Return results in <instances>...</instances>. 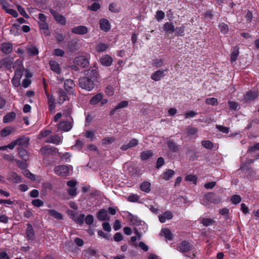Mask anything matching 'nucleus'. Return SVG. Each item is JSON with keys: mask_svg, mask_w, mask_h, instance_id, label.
I'll use <instances>...</instances> for the list:
<instances>
[{"mask_svg": "<svg viewBox=\"0 0 259 259\" xmlns=\"http://www.w3.org/2000/svg\"><path fill=\"white\" fill-rule=\"evenodd\" d=\"M32 204L34 206L39 207L44 205V202L42 200L38 199H34L32 200Z\"/></svg>", "mask_w": 259, "mask_h": 259, "instance_id": "69168bd1", "label": "nucleus"}, {"mask_svg": "<svg viewBox=\"0 0 259 259\" xmlns=\"http://www.w3.org/2000/svg\"><path fill=\"white\" fill-rule=\"evenodd\" d=\"M186 181L192 182L194 184H196L197 178L193 175H189L185 178Z\"/></svg>", "mask_w": 259, "mask_h": 259, "instance_id": "13d9d810", "label": "nucleus"}, {"mask_svg": "<svg viewBox=\"0 0 259 259\" xmlns=\"http://www.w3.org/2000/svg\"><path fill=\"white\" fill-rule=\"evenodd\" d=\"M103 95L101 93H98L94 96L91 99L90 103L92 105H96L103 99Z\"/></svg>", "mask_w": 259, "mask_h": 259, "instance_id": "bb28decb", "label": "nucleus"}, {"mask_svg": "<svg viewBox=\"0 0 259 259\" xmlns=\"http://www.w3.org/2000/svg\"><path fill=\"white\" fill-rule=\"evenodd\" d=\"M99 79L97 68L94 67L85 71V76L80 77L78 80L79 86L88 91H92L96 83Z\"/></svg>", "mask_w": 259, "mask_h": 259, "instance_id": "f257e3e1", "label": "nucleus"}, {"mask_svg": "<svg viewBox=\"0 0 259 259\" xmlns=\"http://www.w3.org/2000/svg\"><path fill=\"white\" fill-rule=\"evenodd\" d=\"M221 201V198L216 194L209 192L206 194L203 200V204L206 205L208 202L212 203H219Z\"/></svg>", "mask_w": 259, "mask_h": 259, "instance_id": "f03ea898", "label": "nucleus"}, {"mask_svg": "<svg viewBox=\"0 0 259 259\" xmlns=\"http://www.w3.org/2000/svg\"><path fill=\"white\" fill-rule=\"evenodd\" d=\"M48 99V105L50 112H54L56 107L55 99L52 95L46 94Z\"/></svg>", "mask_w": 259, "mask_h": 259, "instance_id": "2eb2a0df", "label": "nucleus"}, {"mask_svg": "<svg viewBox=\"0 0 259 259\" xmlns=\"http://www.w3.org/2000/svg\"><path fill=\"white\" fill-rule=\"evenodd\" d=\"M239 55V49L237 47L234 48L231 54L230 61L232 63L236 61Z\"/></svg>", "mask_w": 259, "mask_h": 259, "instance_id": "4c0bfd02", "label": "nucleus"}, {"mask_svg": "<svg viewBox=\"0 0 259 259\" xmlns=\"http://www.w3.org/2000/svg\"><path fill=\"white\" fill-rule=\"evenodd\" d=\"M16 117V113L14 112H11L7 114L3 118L4 123H8L12 121Z\"/></svg>", "mask_w": 259, "mask_h": 259, "instance_id": "cd10ccee", "label": "nucleus"}, {"mask_svg": "<svg viewBox=\"0 0 259 259\" xmlns=\"http://www.w3.org/2000/svg\"><path fill=\"white\" fill-rule=\"evenodd\" d=\"M63 137L58 134H55L50 136L46 141L47 143H52L59 145L62 142Z\"/></svg>", "mask_w": 259, "mask_h": 259, "instance_id": "6e6552de", "label": "nucleus"}, {"mask_svg": "<svg viewBox=\"0 0 259 259\" xmlns=\"http://www.w3.org/2000/svg\"><path fill=\"white\" fill-rule=\"evenodd\" d=\"M140 197L137 194H131L127 197V200L132 202H136L138 201Z\"/></svg>", "mask_w": 259, "mask_h": 259, "instance_id": "09e8293b", "label": "nucleus"}, {"mask_svg": "<svg viewBox=\"0 0 259 259\" xmlns=\"http://www.w3.org/2000/svg\"><path fill=\"white\" fill-rule=\"evenodd\" d=\"M173 215L170 211H166L162 215H159V220L161 223L165 222L166 220H170L172 218Z\"/></svg>", "mask_w": 259, "mask_h": 259, "instance_id": "b1692460", "label": "nucleus"}, {"mask_svg": "<svg viewBox=\"0 0 259 259\" xmlns=\"http://www.w3.org/2000/svg\"><path fill=\"white\" fill-rule=\"evenodd\" d=\"M202 146L206 149H212L213 148V144L209 140H203L201 142Z\"/></svg>", "mask_w": 259, "mask_h": 259, "instance_id": "37998d69", "label": "nucleus"}, {"mask_svg": "<svg viewBox=\"0 0 259 259\" xmlns=\"http://www.w3.org/2000/svg\"><path fill=\"white\" fill-rule=\"evenodd\" d=\"M26 235L28 240H33L34 239V231L32 226L30 224H27Z\"/></svg>", "mask_w": 259, "mask_h": 259, "instance_id": "5701e85b", "label": "nucleus"}, {"mask_svg": "<svg viewBox=\"0 0 259 259\" xmlns=\"http://www.w3.org/2000/svg\"><path fill=\"white\" fill-rule=\"evenodd\" d=\"M0 4L6 12L9 9L10 4L6 0H0Z\"/></svg>", "mask_w": 259, "mask_h": 259, "instance_id": "e2e57ef3", "label": "nucleus"}, {"mask_svg": "<svg viewBox=\"0 0 259 259\" xmlns=\"http://www.w3.org/2000/svg\"><path fill=\"white\" fill-rule=\"evenodd\" d=\"M100 62L103 65L109 66L112 64L113 60L109 55H105L100 58Z\"/></svg>", "mask_w": 259, "mask_h": 259, "instance_id": "412c9836", "label": "nucleus"}, {"mask_svg": "<svg viewBox=\"0 0 259 259\" xmlns=\"http://www.w3.org/2000/svg\"><path fill=\"white\" fill-rule=\"evenodd\" d=\"M7 179L13 183H19L22 181L21 177L14 171H11L8 174Z\"/></svg>", "mask_w": 259, "mask_h": 259, "instance_id": "f8f14e48", "label": "nucleus"}, {"mask_svg": "<svg viewBox=\"0 0 259 259\" xmlns=\"http://www.w3.org/2000/svg\"><path fill=\"white\" fill-rule=\"evenodd\" d=\"M167 147L170 151L173 152H176L179 150V146L172 141H168L167 142Z\"/></svg>", "mask_w": 259, "mask_h": 259, "instance_id": "a878e982", "label": "nucleus"}, {"mask_svg": "<svg viewBox=\"0 0 259 259\" xmlns=\"http://www.w3.org/2000/svg\"><path fill=\"white\" fill-rule=\"evenodd\" d=\"M71 32L74 34L83 35L88 32V28L85 26L79 25L73 28Z\"/></svg>", "mask_w": 259, "mask_h": 259, "instance_id": "ddd939ff", "label": "nucleus"}, {"mask_svg": "<svg viewBox=\"0 0 259 259\" xmlns=\"http://www.w3.org/2000/svg\"><path fill=\"white\" fill-rule=\"evenodd\" d=\"M164 30L166 32H174L175 30V26L172 23L166 22L163 26Z\"/></svg>", "mask_w": 259, "mask_h": 259, "instance_id": "c9c22d12", "label": "nucleus"}, {"mask_svg": "<svg viewBox=\"0 0 259 259\" xmlns=\"http://www.w3.org/2000/svg\"><path fill=\"white\" fill-rule=\"evenodd\" d=\"M167 71V69H165L163 70H158L152 74L151 78L154 81H159L165 76V72Z\"/></svg>", "mask_w": 259, "mask_h": 259, "instance_id": "1a4fd4ad", "label": "nucleus"}, {"mask_svg": "<svg viewBox=\"0 0 259 259\" xmlns=\"http://www.w3.org/2000/svg\"><path fill=\"white\" fill-rule=\"evenodd\" d=\"M151 184L148 182H143L140 186L141 190L146 193H149L151 190Z\"/></svg>", "mask_w": 259, "mask_h": 259, "instance_id": "f704fd0d", "label": "nucleus"}, {"mask_svg": "<svg viewBox=\"0 0 259 259\" xmlns=\"http://www.w3.org/2000/svg\"><path fill=\"white\" fill-rule=\"evenodd\" d=\"M68 99V96L66 92L61 89L59 91V97L57 99V102L59 104H63L65 101Z\"/></svg>", "mask_w": 259, "mask_h": 259, "instance_id": "4be33fe9", "label": "nucleus"}, {"mask_svg": "<svg viewBox=\"0 0 259 259\" xmlns=\"http://www.w3.org/2000/svg\"><path fill=\"white\" fill-rule=\"evenodd\" d=\"M200 223L202 224L203 226L207 227L212 225L214 224L215 221L210 218H203L199 220Z\"/></svg>", "mask_w": 259, "mask_h": 259, "instance_id": "7c9ffc66", "label": "nucleus"}, {"mask_svg": "<svg viewBox=\"0 0 259 259\" xmlns=\"http://www.w3.org/2000/svg\"><path fill=\"white\" fill-rule=\"evenodd\" d=\"M13 63V59L6 57L0 60V68L5 67L8 69H11Z\"/></svg>", "mask_w": 259, "mask_h": 259, "instance_id": "0eeeda50", "label": "nucleus"}, {"mask_svg": "<svg viewBox=\"0 0 259 259\" xmlns=\"http://www.w3.org/2000/svg\"><path fill=\"white\" fill-rule=\"evenodd\" d=\"M85 215L83 214H80L76 218L74 222L78 224L82 225L84 221Z\"/></svg>", "mask_w": 259, "mask_h": 259, "instance_id": "603ef678", "label": "nucleus"}, {"mask_svg": "<svg viewBox=\"0 0 259 259\" xmlns=\"http://www.w3.org/2000/svg\"><path fill=\"white\" fill-rule=\"evenodd\" d=\"M241 201V198L239 195H234L231 197V201L233 204H237Z\"/></svg>", "mask_w": 259, "mask_h": 259, "instance_id": "864d4df0", "label": "nucleus"}, {"mask_svg": "<svg viewBox=\"0 0 259 259\" xmlns=\"http://www.w3.org/2000/svg\"><path fill=\"white\" fill-rule=\"evenodd\" d=\"M128 105V102L127 101H123L120 102L118 105L116 106V109L118 110L119 109L127 107Z\"/></svg>", "mask_w": 259, "mask_h": 259, "instance_id": "774afa93", "label": "nucleus"}, {"mask_svg": "<svg viewBox=\"0 0 259 259\" xmlns=\"http://www.w3.org/2000/svg\"><path fill=\"white\" fill-rule=\"evenodd\" d=\"M73 126L71 122L62 121L57 125L58 131L67 132L71 130Z\"/></svg>", "mask_w": 259, "mask_h": 259, "instance_id": "20e7f679", "label": "nucleus"}, {"mask_svg": "<svg viewBox=\"0 0 259 259\" xmlns=\"http://www.w3.org/2000/svg\"><path fill=\"white\" fill-rule=\"evenodd\" d=\"M74 63L76 65L82 68L88 67L89 64L88 59L83 56L76 57L74 59Z\"/></svg>", "mask_w": 259, "mask_h": 259, "instance_id": "39448f33", "label": "nucleus"}, {"mask_svg": "<svg viewBox=\"0 0 259 259\" xmlns=\"http://www.w3.org/2000/svg\"><path fill=\"white\" fill-rule=\"evenodd\" d=\"M51 69L52 71L57 74H60L61 72V68L59 64L55 61H50L49 63Z\"/></svg>", "mask_w": 259, "mask_h": 259, "instance_id": "393cba45", "label": "nucleus"}, {"mask_svg": "<svg viewBox=\"0 0 259 259\" xmlns=\"http://www.w3.org/2000/svg\"><path fill=\"white\" fill-rule=\"evenodd\" d=\"M175 174V171L171 169H168L163 174V178L167 181L171 178Z\"/></svg>", "mask_w": 259, "mask_h": 259, "instance_id": "79ce46f5", "label": "nucleus"}, {"mask_svg": "<svg viewBox=\"0 0 259 259\" xmlns=\"http://www.w3.org/2000/svg\"><path fill=\"white\" fill-rule=\"evenodd\" d=\"M50 12L53 16L54 19L59 23L62 25L66 24V19L62 15H60L53 9H50Z\"/></svg>", "mask_w": 259, "mask_h": 259, "instance_id": "4468645a", "label": "nucleus"}, {"mask_svg": "<svg viewBox=\"0 0 259 259\" xmlns=\"http://www.w3.org/2000/svg\"><path fill=\"white\" fill-rule=\"evenodd\" d=\"M61 158L66 162H69L70 161L71 154L69 153L66 152L63 154L62 156L60 155Z\"/></svg>", "mask_w": 259, "mask_h": 259, "instance_id": "4d7b16f0", "label": "nucleus"}, {"mask_svg": "<svg viewBox=\"0 0 259 259\" xmlns=\"http://www.w3.org/2000/svg\"><path fill=\"white\" fill-rule=\"evenodd\" d=\"M49 214L51 216L53 217L57 220H62L63 216L60 212L57 211L54 209H49L48 210Z\"/></svg>", "mask_w": 259, "mask_h": 259, "instance_id": "72a5a7b5", "label": "nucleus"}, {"mask_svg": "<svg viewBox=\"0 0 259 259\" xmlns=\"http://www.w3.org/2000/svg\"><path fill=\"white\" fill-rule=\"evenodd\" d=\"M15 162H16L18 166V167L24 170L26 169L27 165L25 162H24L22 161H20L16 159Z\"/></svg>", "mask_w": 259, "mask_h": 259, "instance_id": "338daca9", "label": "nucleus"}, {"mask_svg": "<svg viewBox=\"0 0 259 259\" xmlns=\"http://www.w3.org/2000/svg\"><path fill=\"white\" fill-rule=\"evenodd\" d=\"M39 28L40 30L43 31V33L45 35H49L50 34L48 31V25L45 22H40L39 23Z\"/></svg>", "mask_w": 259, "mask_h": 259, "instance_id": "58836bf2", "label": "nucleus"}, {"mask_svg": "<svg viewBox=\"0 0 259 259\" xmlns=\"http://www.w3.org/2000/svg\"><path fill=\"white\" fill-rule=\"evenodd\" d=\"M97 218L101 221H109L110 220V217L108 214V211L104 209L99 210L97 214Z\"/></svg>", "mask_w": 259, "mask_h": 259, "instance_id": "6ab92c4d", "label": "nucleus"}, {"mask_svg": "<svg viewBox=\"0 0 259 259\" xmlns=\"http://www.w3.org/2000/svg\"><path fill=\"white\" fill-rule=\"evenodd\" d=\"M161 235L164 236L167 239L169 240H171L172 239V233L168 229H162L161 231Z\"/></svg>", "mask_w": 259, "mask_h": 259, "instance_id": "473e14b6", "label": "nucleus"}, {"mask_svg": "<svg viewBox=\"0 0 259 259\" xmlns=\"http://www.w3.org/2000/svg\"><path fill=\"white\" fill-rule=\"evenodd\" d=\"M75 84L73 80L70 79H66L64 81V87L66 91L70 93L73 94V89Z\"/></svg>", "mask_w": 259, "mask_h": 259, "instance_id": "9b49d317", "label": "nucleus"}, {"mask_svg": "<svg viewBox=\"0 0 259 259\" xmlns=\"http://www.w3.org/2000/svg\"><path fill=\"white\" fill-rule=\"evenodd\" d=\"M12 68L15 70L24 69L22 60L18 59L14 64L13 63Z\"/></svg>", "mask_w": 259, "mask_h": 259, "instance_id": "a19ab883", "label": "nucleus"}, {"mask_svg": "<svg viewBox=\"0 0 259 259\" xmlns=\"http://www.w3.org/2000/svg\"><path fill=\"white\" fill-rule=\"evenodd\" d=\"M109 48V45L105 43H99L96 47V50L98 52L106 51Z\"/></svg>", "mask_w": 259, "mask_h": 259, "instance_id": "c756f323", "label": "nucleus"}, {"mask_svg": "<svg viewBox=\"0 0 259 259\" xmlns=\"http://www.w3.org/2000/svg\"><path fill=\"white\" fill-rule=\"evenodd\" d=\"M228 104H229V107L231 109L237 110H239L240 108L239 105L237 102H233V101H230L228 102Z\"/></svg>", "mask_w": 259, "mask_h": 259, "instance_id": "3c124183", "label": "nucleus"}, {"mask_svg": "<svg viewBox=\"0 0 259 259\" xmlns=\"http://www.w3.org/2000/svg\"><path fill=\"white\" fill-rule=\"evenodd\" d=\"M52 133L50 130L42 131L39 134L38 138L41 139L42 138L47 137Z\"/></svg>", "mask_w": 259, "mask_h": 259, "instance_id": "6e6d98bb", "label": "nucleus"}, {"mask_svg": "<svg viewBox=\"0 0 259 259\" xmlns=\"http://www.w3.org/2000/svg\"><path fill=\"white\" fill-rule=\"evenodd\" d=\"M76 184L77 182L74 180L69 181L67 182V185L69 187L67 190V192L70 196H74L76 195Z\"/></svg>", "mask_w": 259, "mask_h": 259, "instance_id": "423d86ee", "label": "nucleus"}, {"mask_svg": "<svg viewBox=\"0 0 259 259\" xmlns=\"http://www.w3.org/2000/svg\"><path fill=\"white\" fill-rule=\"evenodd\" d=\"M27 53L30 56H35L38 54L37 49L35 47H31L27 49Z\"/></svg>", "mask_w": 259, "mask_h": 259, "instance_id": "a18cd8bd", "label": "nucleus"}, {"mask_svg": "<svg viewBox=\"0 0 259 259\" xmlns=\"http://www.w3.org/2000/svg\"><path fill=\"white\" fill-rule=\"evenodd\" d=\"M153 66L159 68L162 66L164 64V60L161 58H156L152 60Z\"/></svg>", "mask_w": 259, "mask_h": 259, "instance_id": "e433bc0d", "label": "nucleus"}, {"mask_svg": "<svg viewBox=\"0 0 259 259\" xmlns=\"http://www.w3.org/2000/svg\"><path fill=\"white\" fill-rule=\"evenodd\" d=\"M1 51L5 54H9L13 51L12 44L9 42L3 43L0 48Z\"/></svg>", "mask_w": 259, "mask_h": 259, "instance_id": "f3484780", "label": "nucleus"}, {"mask_svg": "<svg viewBox=\"0 0 259 259\" xmlns=\"http://www.w3.org/2000/svg\"><path fill=\"white\" fill-rule=\"evenodd\" d=\"M219 27L222 33L226 34L228 32L229 29L228 26L226 24L224 23H221L219 25Z\"/></svg>", "mask_w": 259, "mask_h": 259, "instance_id": "de8ad7c7", "label": "nucleus"}, {"mask_svg": "<svg viewBox=\"0 0 259 259\" xmlns=\"http://www.w3.org/2000/svg\"><path fill=\"white\" fill-rule=\"evenodd\" d=\"M100 27L102 30L108 32L111 29V25L107 19L102 18L100 20Z\"/></svg>", "mask_w": 259, "mask_h": 259, "instance_id": "a211bd4d", "label": "nucleus"}, {"mask_svg": "<svg viewBox=\"0 0 259 259\" xmlns=\"http://www.w3.org/2000/svg\"><path fill=\"white\" fill-rule=\"evenodd\" d=\"M152 155L153 153L151 150H146L141 152L140 156L142 160H147Z\"/></svg>", "mask_w": 259, "mask_h": 259, "instance_id": "ea45409f", "label": "nucleus"}, {"mask_svg": "<svg viewBox=\"0 0 259 259\" xmlns=\"http://www.w3.org/2000/svg\"><path fill=\"white\" fill-rule=\"evenodd\" d=\"M197 132V128L195 127H190L187 129L186 133L188 136H195L194 138H196L197 137V136H196Z\"/></svg>", "mask_w": 259, "mask_h": 259, "instance_id": "c03bdc74", "label": "nucleus"}, {"mask_svg": "<svg viewBox=\"0 0 259 259\" xmlns=\"http://www.w3.org/2000/svg\"><path fill=\"white\" fill-rule=\"evenodd\" d=\"M216 127L223 133L227 134L229 132V128L221 125H216Z\"/></svg>", "mask_w": 259, "mask_h": 259, "instance_id": "bf43d9fd", "label": "nucleus"}, {"mask_svg": "<svg viewBox=\"0 0 259 259\" xmlns=\"http://www.w3.org/2000/svg\"><path fill=\"white\" fill-rule=\"evenodd\" d=\"M115 140L113 137H108L102 140L103 145H108L112 143Z\"/></svg>", "mask_w": 259, "mask_h": 259, "instance_id": "052dcab7", "label": "nucleus"}, {"mask_svg": "<svg viewBox=\"0 0 259 259\" xmlns=\"http://www.w3.org/2000/svg\"><path fill=\"white\" fill-rule=\"evenodd\" d=\"M257 93L255 91H249L244 95V100L246 102L251 101L257 97Z\"/></svg>", "mask_w": 259, "mask_h": 259, "instance_id": "aec40b11", "label": "nucleus"}, {"mask_svg": "<svg viewBox=\"0 0 259 259\" xmlns=\"http://www.w3.org/2000/svg\"><path fill=\"white\" fill-rule=\"evenodd\" d=\"M109 10L110 11L113 13H117L119 12V9L117 7L116 4L114 3H111L109 5Z\"/></svg>", "mask_w": 259, "mask_h": 259, "instance_id": "0e129e2a", "label": "nucleus"}, {"mask_svg": "<svg viewBox=\"0 0 259 259\" xmlns=\"http://www.w3.org/2000/svg\"><path fill=\"white\" fill-rule=\"evenodd\" d=\"M191 245L189 242L183 241L179 244L178 250L181 252L185 253L191 250Z\"/></svg>", "mask_w": 259, "mask_h": 259, "instance_id": "9d476101", "label": "nucleus"}, {"mask_svg": "<svg viewBox=\"0 0 259 259\" xmlns=\"http://www.w3.org/2000/svg\"><path fill=\"white\" fill-rule=\"evenodd\" d=\"M23 175L26 176L27 178L30 179L31 180H35V176L34 175L31 173L28 170L25 169L23 172Z\"/></svg>", "mask_w": 259, "mask_h": 259, "instance_id": "5fc2aeb1", "label": "nucleus"}, {"mask_svg": "<svg viewBox=\"0 0 259 259\" xmlns=\"http://www.w3.org/2000/svg\"><path fill=\"white\" fill-rule=\"evenodd\" d=\"M100 8V5L99 3H94L91 6L88 7V9L93 11H97Z\"/></svg>", "mask_w": 259, "mask_h": 259, "instance_id": "680f3d73", "label": "nucleus"}, {"mask_svg": "<svg viewBox=\"0 0 259 259\" xmlns=\"http://www.w3.org/2000/svg\"><path fill=\"white\" fill-rule=\"evenodd\" d=\"M19 154L24 160L26 161L28 159L27 152L25 149L22 148L19 149Z\"/></svg>", "mask_w": 259, "mask_h": 259, "instance_id": "49530a36", "label": "nucleus"}, {"mask_svg": "<svg viewBox=\"0 0 259 259\" xmlns=\"http://www.w3.org/2000/svg\"><path fill=\"white\" fill-rule=\"evenodd\" d=\"M29 138L27 137H21L16 140L17 144L19 146H26L29 143Z\"/></svg>", "mask_w": 259, "mask_h": 259, "instance_id": "c85d7f7f", "label": "nucleus"}, {"mask_svg": "<svg viewBox=\"0 0 259 259\" xmlns=\"http://www.w3.org/2000/svg\"><path fill=\"white\" fill-rule=\"evenodd\" d=\"M14 128L11 126H7L4 128L1 132L2 137H5L10 135L13 132H14Z\"/></svg>", "mask_w": 259, "mask_h": 259, "instance_id": "2f4dec72", "label": "nucleus"}, {"mask_svg": "<svg viewBox=\"0 0 259 259\" xmlns=\"http://www.w3.org/2000/svg\"><path fill=\"white\" fill-rule=\"evenodd\" d=\"M205 103L211 105H217L218 102L217 99L214 98H209L205 100Z\"/></svg>", "mask_w": 259, "mask_h": 259, "instance_id": "8fccbe9b", "label": "nucleus"}, {"mask_svg": "<svg viewBox=\"0 0 259 259\" xmlns=\"http://www.w3.org/2000/svg\"><path fill=\"white\" fill-rule=\"evenodd\" d=\"M54 171L56 175L60 177H67L69 175V167L67 165H60L54 167Z\"/></svg>", "mask_w": 259, "mask_h": 259, "instance_id": "7ed1b4c3", "label": "nucleus"}, {"mask_svg": "<svg viewBox=\"0 0 259 259\" xmlns=\"http://www.w3.org/2000/svg\"><path fill=\"white\" fill-rule=\"evenodd\" d=\"M58 151L56 148H50L48 146H45L40 149V152L44 156H49L52 155L53 153Z\"/></svg>", "mask_w": 259, "mask_h": 259, "instance_id": "dca6fc26", "label": "nucleus"}]
</instances>
